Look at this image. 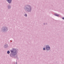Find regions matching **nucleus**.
Here are the masks:
<instances>
[{
    "mask_svg": "<svg viewBox=\"0 0 64 64\" xmlns=\"http://www.w3.org/2000/svg\"><path fill=\"white\" fill-rule=\"evenodd\" d=\"M10 56L11 57L16 58L17 59H18V57L17 56H16L18 53V51L16 49L14 48H12V50H10Z\"/></svg>",
    "mask_w": 64,
    "mask_h": 64,
    "instance_id": "f257e3e1",
    "label": "nucleus"
},
{
    "mask_svg": "<svg viewBox=\"0 0 64 64\" xmlns=\"http://www.w3.org/2000/svg\"><path fill=\"white\" fill-rule=\"evenodd\" d=\"M24 9L26 12L31 13L32 10V7L30 5L26 4L24 6Z\"/></svg>",
    "mask_w": 64,
    "mask_h": 64,
    "instance_id": "f03ea898",
    "label": "nucleus"
},
{
    "mask_svg": "<svg viewBox=\"0 0 64 64\" xmlns=\"http://www.w3.org/2000/svg\"><path fill=\"white\" fill-rule=\"evenodd\" d=\"M1 30L2 32L5 33L8 31V28L6 26H4L1 28Z\"/></svg>",
    "mask_w": 64,
    "mask_h": 64,
    "instance_id": "7ed1b4c3",
    "label": "nucleus"
},
{
    "mask_svg": "<svg viewBox=\"0 0 64 64\" xmlns=\"http://www.w3.org/2000/svg\"><path fill=\"white\" fill-rule=\"evenodd\" d=\"M46 50L47 51H49L50 50V47L49 45H47L45 47Z\"/></svg>",
    "mask_w": 64,
    "mask_h": 64,
    "instance_id": "20e7f679",
    "label": "nucleus"
},
{
    "mask_svg": "<svg viewBox=\"0 0 64 64\" xmlns=\"http://www.w3.org/2000/svg\"><path fill=\"white\" fill-rule=\"evenodd\" d=\"M7 7L8 9H10L12 8L10 4H8L7 6Z\"/></svg>",
    "mask_w": 64,
    "mask_h": 64,
    "instance_id": "39448f33",
    "label": "nucleus"
},
{
    "mask_svg": "<svg viewBox=\"0 0 64 64\" xmlns=\"http://www.w3.org/2000/svg\"><path fill=\"white\" fill-rule=\"evenodd\" d=\"M6 1H7L8 3V4H11L12 3V0H6Z\"/></svg>",
    "mask_w": 64,
    "mask_h": 64,
    "instance_id": "423d86ee",
    "label": "nucleus"
},
{
    "mask_svg": "<svg viewBox=\"0 0 64 64\" xmlns=\"http://www.w3.org/2000/svg\"><path fill=\"white\" fill-rule=\"evenodd\" d=\"M4 47L5 48H7L8 47V44H5L4 46Z\"/></svg>",
    "mask_w": 64,
    "mask_h": 64,
    "instance_id": "0eeeda50",
    "label": "nucleus"
},
{
    "mask_svg": "<svg viewBox=\"0 0 64 64\" xmlns=\"http://www.w3.org/2000/svg\"><path fill=\"white\" fill-rule=\"evenodd\" d=\"M54 15L55 16H56L57 17H59V15L58 14H54Z\"/></svg>",
    "mask_w": 64,
    "mask_h": 64,
    "instance_id": "6e6552de",
    "label": "nucleus"
},
{
    "mask_svg": "<svg viewBox=\"0 0 64 64\" xmlns=\"http://www.w3.org/2000/svg\"><path fill=\"white\" fill-rule=\"evenodd\" d=\"M24 16H25V17H27V14H26L24 15Z\"/></svg>",
    "mask_w": 64,
    "mask_h": 64,
    "instance_id": "1a4fd4ad",
    "label": "nucleus"
},
{
    "mask_svg": "<svg viewBox=\"0 0 64 64\" xmlns=\"http://www.w3.org/2000/svg\"><path fill=\"white\" fill-rule=\"evenodd\" d=\"M7 53L8 54H10V51H8L7 52Z\"/></svg>",
    "mask_w": 64,
    "mask_h": 64,
    "instance_id": "9d476101",
    "label": "nucleus"
},
{
    "mask_svg": "<svg viewBox=\"0 0 64 64\" xmlns=\"http://www.w3.org/2000/svg\"><path fill=\"white\" fill-rule=\"evenodd\" d=\"M43 50H46V48H43Z\"/></svg>",
    "mask_w": 64,
    "mask_h": 64,
    "instance_id": "9b49d317",
    "label": "nucleus"
},
{
    "mask_svg": "<svg viewBox=\"0 0 64 64\" xmlns=\"http://www.w3.org/2000/svg\"><path fill=\"white\" fill-rule=\"evenodd\" d=\"M62 19H63V20H64V17H62Z\"/></svg>",
    "mask_w": 64,
    "mask_h": 64,
    "instance_id": "f8f14e48",
    "label": "nucleus"
},
{
    "mask_svg": "<svg viewBox=\"0 0 64 64\" xmlns=\"http://www.w3.org/2000/svg\"><path fill=\"white\" fill-rule=\"evenodd\" d=\"M45 23H44V25H45Z\"/></svg>",
    "mask_w": 64,
    "mask_h": 64,
    "instance_id": "ddd939ff",
    "label": "nucleus"
},
{
    "mask_svg": "<svg viewBox=\"0 0 64 64\" xmlns=\"http://www.w3.org/2000/svg\"><path fill=\"white\" fill-rule=\"evenodd\" d=\"M16 64H17V62H16Z\"/></svg>",
    "mask_w": 64,
    "mask_h": 64,
    "instance_id": "4468645a",
    "label": "nucleus"
}]
</instances>
